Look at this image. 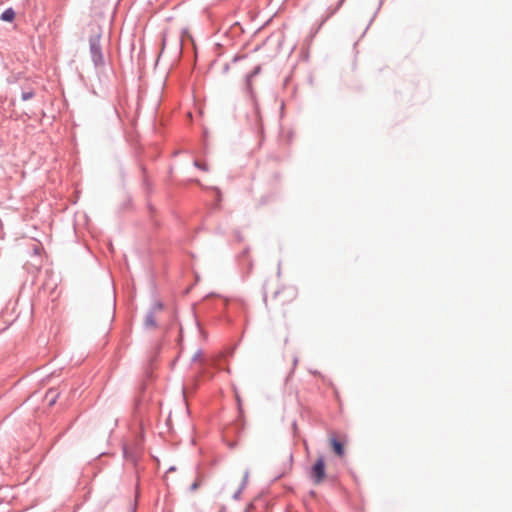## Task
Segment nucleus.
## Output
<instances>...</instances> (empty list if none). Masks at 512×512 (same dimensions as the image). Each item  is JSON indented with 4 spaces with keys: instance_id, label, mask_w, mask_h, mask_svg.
Returning a JSON list of instances; mask_svg holds the SVG:
<instances>
[{
    "instance_id": "nucleus-6",
    "label": "nucleus",
    "mask_w": 512,
    "mask_h": 512,
    "mask_svg": "<svg viewBox=\"0 0 512 512\" xmlns=\"http://www.w3.org/2000/svg\"><path fill=\"white\" fill-rule=\"evenodd\" d=\"M146 326L148 327H155L156 322L152 315H148L145 321Z\"/></svg>"
},
{
    "instance_id": "nucleus-7",
    "label": "nucleus",
    "mask_w": 512,
    "mask_h": 512,
    "mask_svg": "<svg viewBox=\"0 0 512 512\" xmlns=\"http://www.w3.org/2000/svg\"><path fill=\"white\" fill-rule=\"evenodd\" d=\"M33 96H34V93L32 91L22 93V99L24 101L31 99Z\"/></svg>"
},
{
    "instance_id": "nucleus-3",
    "label": "nucleus",
    "mask_w": 512,
    "mask_h": 512,
    "mask_svg": "<svg viewBox=\"0 0 512 512\" xmlns=\"http://www.w3.org/2000/svg\"><path fill=\"white\" fill-rule=\"evenodd\" d=\"M91 52L93 54V60L96 64L102 62V56L100 52V47L96 42H91Z\"/></svg>"
},
{
    "instance_id": "nucleus-5",
    "label": "nucleus",
    "mask_w": 512,
    "mask_h": 512,
    "mask_svg": "<svg viewBox=\"0 0 512 512\" xmlns=\"http://www.w3.org/2000/svg\"><path fill=\"white\" fill-rule=\"evenodd\" d=\"M57 396H58V394L55 391H53V390H49L47 392L46 398L49 400V404L50 405L55 403Z\"/></svg>"
},
{
    "instance_id": "nucleus-1",
    "label": "nucleus",
    "mask_w": 512,
    "mask_h": 512,
    "mask_svg": "<svg viewBox=\"0 0 512 512\" xmlns=\"http://www.w3.org/2000/svg\"><path fill=\"white\" fill-rule=\"evenodd\" d=\"M308 476L315 485H320L326 480V464L323 455H319L309 469Z\"/></svg>"
},
{
    "instance_id": "nucleus-4",
    "label": "nucleus",
    "mask_w": 512,
    "mask_h": 512,
    "mask_svg": "<svg viewBox=\"0 0 512 512\" xmlns=\"http://www.w3.org/2000/svg\"><path fill=\"white\" fill-rule=\"evenodd\" d=\"M15 11L12 8L6 9L0 16V19L5 22H12L15 19Z\"/></svg>"
},
{
    "instance_id": "nucleus-2",
    "label": "nucleus",
    "mask_w": 512,
    "mask_h": 512,
    "mask_svg": "<svg viewBox=\"0 0 512 512\" xmlns=\"http://www.w3.org/2000/svg\"><path fill=\"white\" fill-rule=\"evenodd\" d=\"M329 443L331 445L332 451L340 458L345 455L344 442H341L337 439L334 434H331L329 437Z\"/></svg>"
}]
</instances>
